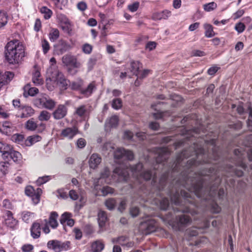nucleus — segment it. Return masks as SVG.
I'll use <instances>...</instances> for the list:
<instances>
[{"label":"nucleus","instance_id":"obj_32","mask_svg":"<svg viewBox=\"0 0 252 252\" xmlns=\"http://www.w3.org/2000/svg\"><path fill=\"white\" fill-rule=\"evenodd\" d=\"M141 67H142V65L139 62L132 61L130 63V71L133 75L138 74Z\"/></svg>","mask_w":252,"mask_h":252},{"label":"nucleus","instance_id":"obj_59","mask_svg":"<svg viewBox=\"0 0 252 252\" xmlns=\"http://www.w3.org/2000/svg\"><path fill=\"white\" fill-rule=\"evenodd\" d=\"M140 3L138 1H135L133 3L130 4L128 5V10L132 12H134L137 10L139 7Z\"/></svg>","mask_w":252,"mask_h":252},{"label":"nucleus","instance_id":"obj_6","mask_svg":"<svg viewBox=\"0 0 252 252\" xmlns=\"http://www.w3.org/2000/svg\"><path fill=\"white\" fill-rule=\"evenodd\" d=\"M35 105L39 108L52 110L56 105V102L47 96L37 98L34 101Z\"/></svg>","mask_w":252,"mask_h":252},{"label":"nucleus","instance_id":"obj_9","mask_svg":"<svg viewBox=\"0 0 252 252\" xmlns=\"http://www.w3.org/2000/svg\"><path fill=\"white\" fill-rule=\"evenodd\" d=\"M114 158L117 160H131L134 158L133 153L129 150L122 148H118L114 152Z\"/></svg>","mask_w":252,"mask_h":252},{"label":"nucleus","instance_id":"obj_14","mask_svg":"<svg viewBox=\"0 0 252 252\" xmlns=\"http://www.w3.org/2000/svg\"><path fill=\"white\" fill-rule=\"evenodd\" d=\"M4 223L11 228H15L17 225L18 221L13 218L12 213L9 210L5 212Z\"/></svg>","mask_w":252,"mask_h":252},{"label":"nucleus","instance_id":"obj_39","mask_svg":"<svg viewBox=\"0 0 252 252\" xmlns=\"http://www.w3.org/2000/svg\"><path fill=\"white\" fill-rule=\"evenodd\" d=\"M60 36V32L57 29H52L49 34V38L51 42L56 41Z\"/></svg>","mask_w":252,"mask_h":252},{"label":"nucleus","instance_id":"obj_26","mask_svg":"<svg viewBox=\"0 0 252 252\" xmlns=\"http://www.w3.org/2000/svg\"><path fill=\"white\" fill-rule=\"evenodd\" d=\"M10 145L0 142V152L2 153V157L4 160L8 159V152H10Z\"/></svg>","mask_w":252,"mask_h":252},{"label":"nucleus","instance_id":"obj_1","mask_svg":"<svg viewBox=\"0 0 252 252\" xmlns=\"http://www.w3.org/2000/svg\"><path fill=\"white\" fill-rule=\"evenodd\" d=\"M194 155L195 159L192 158L187 161L188 170L182 173V179L176 181L174 189L168 192L171 203L177 206L181 205V197L188 200L191 197L190 192L201 199H209L216 193L215 191L221 182L215 168L192 173V169L200 164L212 163L208 154L201 146L194 147Z\"/></svg>","mask_w":252,"mask_h":252},{"label":"nucleus","instance_id":"obj_50","mask_svg":"<svg viewBox=\"0 0 252 252\" xmlns=\"http://www.w3.org/2000/svg\"><path fill=\"white\" fill-rule=\"evenodd\" d=\"M112 107L116 109L119 110L122 107V101L121 99L117 98L114 99L112 101Z\"/></svg>","mask_w":252,"mask_h":252},{"label":"nucleus","instance_id":"obj_47","mask_svg":"<svg viewBox=\"0 0 252 252\" xmlns=\"http://www.w3.org/2000/svg\"><path fill=\"white\" fill-rule=\"evenodd\" d=\"M52 179L51 176H44L42 177H39L36 181V183L37 186H41L44 184H45Z\"/></svg>","mask_w":252,"mask_h":252},{"label":"nucleus","instance_id":"obj_23","mask_svg":"<svg viewBox=\"0 0 252 252\" xmlns=\"http://www.w3.org/2000/svg\"><path fill=\"white\" fill-rule=\"evenodd\" d=\"M119 123V118L116 115L112 116L109 118H108L105 124V127L106 130L109 128H115L118 126Z\"/></svg>","mask_w":252,"mask_h":252},{"label":"nucleus","instance_id":"obj_44","mask_svg":"<svg viewBox=\"0 0 252 252\" xmlns=\"http://www.w3.org/2000/svg\"><path fill=\"white\" fill-rule=\"evenodd\" d=\"M26 127L27 129L33 131L37 127V124L33 119L28 120L26 124Z\"/></svg>","mask_w":252,"mask_h":252},{"label":"nucleus","instance_id":"obj_29","mask_svg":"<svg viewBox=\"0 0 252 252\" xmlns=\"http://www.w3.org/2000/svg\"><path fill=\"white\" fill-rule=\"evenodd\" d=\"M47 248L54 252H60V241L53 240L48 242Z\"/></svg>","mask_w":252,"mask_h":252},{"label":"nucleus","instance_id":"obj_36","mask_svg":"<svg viewBox=\"0 0 252 252\" xmlns=\"http://www.w3.org/2000/svg\"><path fill=\"white\" fill-rule=\"evenodd\" d=\"M41 137L37 135H33L29 136L26 140V145L30 146L37 142L40 141Z\"/></svg>","mask_w":252,"mask_h":252},{"label":"nucleus","instance_id":"obj_56","mask_svg":"<svg viewBox=\"0 0 252 252\" xmlns=\"http://www.w3.org/2000/svg\"><path fill=\"white\" fill-rule=\"evenodd\" d=\"M217 7V4L214 2H211L206 3L203 5L204 10L206 11H211Z\"/></svg>","mask_w":252,"mask_h":252},{"label":"nucleus","instance_id":"obj_17","mask_svg":"<svg viewBox=\"0 0 252 252\" xmlns=\"http://www.w3.org/2000/svg\"><path fill=\"white\" fill-rule=\"evenodd\" d=\"M101 162V158L97 154H93L90 157L89 165L91 168L95 169Z\"/></svg>","mask_w":252,"mask_h":252},{"label":"nucleus","instance_id":"obj_22","mask_svg":"<svg viewBox=\"0 0 252 252\" xmlns=\"http://www.w3.org/2000/svg\"><path fill=\"white\" fill-rule=\"evenodd\" d=\"M111 241L113 244H119L122 246H126L127 247H131L133 244L132 242H128V238L125 236L113 238Z\"/></svg>","mask_w":252,"mask_h":252},{"label":"nucleus","instance_id":"obj_61","mask_svg":"<svg viewBox=\"0 0 252 252\" xmlns=\"http://www.w3.org/2000/svg\"><path fill=\"white\" fill-rule=\"evenodd\" d=\"M151 70L149 69H144L143 71H139L138 72V74H137L136 76H137L138 78L143 79L147 77L150 73Z\"/></svg>","mask_w":252,"mask_h":252},{"label":"nucleus","instance_id":"obj_34","mask_svg":"<svg viewBox=\"0 0 252 252\" xmlns=\"http://www.w3.org/2000/svg\"><path fill=\"white\" fill-rule=\"evenodd\" d=\"M203 26L205 30V35L206 37L210 38L213 37L215 35V33L213 31V26L211 25L206 23Z\"/></svg>","mask_w":252,"mask_h":252},{"label":"nucleus","instance_id":"obj_58","mask_svg":"<svg viewBox=\"0 0 252 252\" xmlns=\"http://www.w3.org/2000/svg\"><path fill=\"white\" fill-rule=\"evenodd\" d=\"M245 28L246 27L244 23L242 22H239L236 24L234 29L238 33H241L245 31Z\"/></svg>","mask_w":252,"mask_h":252},{"label":"nucleus","instance_id":"obj_20","mask_svg":"<svg viewBox=\"0 0 252 252\" xmlns=\"http://www.w3.org/2000/svg\"><path fill=\"white\" fill-rule=\"evenodd\" d=\"M96 86L94 82L90 83L85 88L80 89V94L85 97H88L92 95L93 92L96 90Z\"/></svg>","mask_w":252,"mask_h":252},{"label":"nucleus","instance_id":"obj_38","mask_svg":"<svg viewBox=\"0 0 252 252\" xmlns=\"http://www.w3.org/2000/svg\"><path fill=\"white\" fill-rule=\"evenodd\" d=\"M107 219V218L105 212L100 210L98 213V222L100 227L104 226Z\"/></svg>","mask_w":252,"mask_h":252},{"label":"nucleus","instance_id":"obj_10","mask_svg":"<svg viewBox=\"0 0 252 252\" xmlns=\"http://www.w3.org/2000/svg\"><path fill=\"white\" fill-rule=\"evenodd\" d=\"M42 192V189L37 188L34 190L31 186H27L25 189V193L27 195L32 198V201L34 204H37L40 201V197Z\"/></svg>","mask_w":252,"mask_h":252},{"label":"nucleus","instance_id":"obj_11","mask_svg":"<svg viewBox=\"0 0 252 252\" xmlns=\"http://www.w3.org/2000/svg\"><path fill=\"white\" fill-rule=\"evenodd\" d=\"M63 63L68 67H72L73 68H79L81 66V63L77 61L76 57L71 54H66L62 57Z\"/></svg>","mask_w":252,"mask_h":252},{"label":"nucleus","instance_id":"obj_54","mask_svg":"<svg viewBox=\"0 0 252 252\" xmlns=\"http://www.w3.org/2000/svg\"><path fill=\"white\" fill-rule=\"evenodd\" d=\"M11 140L18 144H22L24 140V136L22 134H15L12 136Z\"/></svg>","mask_w":252,"mask_h":252},{"label":"nucleus","instance_id":"obj_15","mask_svg":"<svg viewBox=\"0 0 252 252\" xmlns=\"http://www.w3.org/2000/svg\"><path fill=\"white\" fill-rule=\"evenodd\" d=\"M78 132V130L75 126L67 127L62 130L61 135L68 139H72Z\"/></svg>","mask_w":252,"mask_h":252},{"label":"nucleus","instance_id":"obj_27","mask_svg":"<svg viewBox=\"0 0 252 252\" xmlns=\"http://www.w3.org/2000/svg\"><path fill=\"white\" fill-rule=\"evenodd\" d=\"M41 227L40 224L38 222H34L31 228V236L34 239H37L40 236Z\"/></svg>","mask_w":252,"mask_h":252},{"label":"nucleus","instance_id":"obj_2","mask_svg":"<svg viewBox=\"0 0 252 252\" xmlns=\"http://www.w3.org/2000/svg\"><path fill=\"white\" fill-rule=\"evenodd\" d=\"M142 169L143 165L141 163L132 166L126 164L124 168L121 167L116 168L111 175L109 169L105 167L101 171L100 177L94 179V188L96 190H100L101 195L103 196L113 193L114 189L112 188L104 186L100 189L99 187L104 183L109 184L113 181H126L131 174L135 179L131 188L138 190L137 194L141 199L147 201L150 197L148 196L154 194V190L159 191L163 189L167 181L168 175L166 173L163 174L158 183L155 171H143Z\"/></svg>","mask_w":252,"mask_h":252},{"label":"nucleus","instance_id":"obj_3","mask_svg":"<svg viewBox=\"0 0 252 252\" xmlns=\"http://www.w3.org/2000/svg\"><path fill=\"white\" fill-rule=\"evenodd\" d=\"M5 57L10 64L20 63L25 56L24 45L18 40H12L7 42L5 47Z\"/></svg>","mask_w":252,"mask_h":252},{"label":"nucleus","instance_id":"obj_21","mask_svg":"<svg viewBox=\"0 0 252 252\" xmlns=\"http://www.w3.org/2000/svg\"><path fill=\"white\" fill-rule=\"evenodd\" d=\"M19 111V117L22 118H28L34 114V110L29 106H22Z\"/></svg>","mask_w":252,"mask_h":252},{"label":"nucleus","instance_id":"obj_24","mask_svg":"<svg viewBox=\"0 0 252 252\" xmlns=\"http://www.w3.org/2000/svg\"><path fill=\"white\" fill-rule=\"evenodd\" d=\"M171 11L168 10H164L160 12L154 13L152 15V19L154 20H161L167 19L171 16Z\"/></svg>","mask_w":252,"mask_h":252},{"label":"nucleus","instance_id":"obj_42","mask_svg":"<svg viewBox=\"0 0 252 252\" xmlns=\"http://www.w3.org/2000/svg\"><path fill=\"white\" fill-rule=\"evenodd\" d=\"M5 160L0 162V170L3 175H6L8 173L9 166V160Z\"/></svg>","mask_w":252,"mask_h":252},{"label":"nucleus","instance_id":"obj_46","mask_svg":"<svg viewBox=\"0 0 252 252\" xmlns=\"http://www.w3.org/2000/svg\"><path fill=\"white\" fill-rule=\"evenodd\" d=\"M57 19L58 22L60 26L63 24H66L67 23L69 22L67 17L63 14H58L57 16Z\"/></svg>","mask_w":252,"mask_h":252},{"label":"nucleus","instance_id":"obj_45","mask_svg":"<svg viewBox=\"0 0 252 252\" xmlns=\"http://www.w3.org/2000/svg\"><path fill=\"white\" fill-rule=\"evenodd\" d=\"M40 12L44 14V17L46 19H49L53 14L52 11L46 6L42 7L40 8Z\"/></svg>","mask_w":252,"mask_h":252},{"label":"nucleus","instance_id":"obj_57","mask_svg":"<svg viewBox=\"0 0 252 252\" xmlns=\"http://www.w3.org/2000/svg\"><path fill=\"white\" fill-rule=\"evenodd\" d=\"M82 51L86 54H90L93 50V47L88 43H85L82 47Z\"/></svg>","mask_w":252,"mask_h":252},{"label":"nucleus","instance_id":"obj_31","mask_svg":"<svg viewBox=\"0 0 252 252\" xmlns=\"http://www.w3.org/2000/svg\"><path fill=\"white\" fill-rule=\"evenodd\" d=\"M104 247V244L100 240L94 242L91 246V249L93 252H100Z\"/></svg>","mask_w":252,"mask_h":252},{"label":"nucleus","instance_id":"obj_64","mask_svg":"<svg viewBox=\"0 0 252 252\" xmlns=\"http://www.w3.org/2000/svg\"><path fill=\"white\" fill-rule=\"evenodd\" d=\"M22 250L23 252H32L33 246L31 244H25L22 247Z\"/></svg>","mask_w":252,"mask_h":252},{"label":"nucleus","instance_id":"obj_35","mask_svg":"<svg viewBox=\"0 0 252 252\" xmlns=\"http://www.w3.org/2000/svg\"><path fill=\"white\" fill-rule=\"evenodd\" d=\"M21 217L23 221L27 223H29L32 220V219L34 218V214L33 213L25 211L22 212Z\"/></svg>","mask_w":252,"mask_h":252},{"label":"nucleus","instance_id":"obj_18","mask_svg":"<svg viewBox=\"0 0 252 252\" xmlns=\"http://www.w3.org/2000/svg\"><path fill=\"white\" fill-rule=\"evenodd\" d=\"M14 129L15 127L10 122L5 121L0 124V131L4 134H10Z\"/></svg>","mask_w":252,"mask_h":252},{"label":"nucleus","instance_id":"obj_55","mask_svg":"<svg viewBox=\"0 0 252 252\" xmlns=\"http://www.w3.org/2000/svg\"><path fill=\"white\" fill-rule=\"evenodd\" d=\"M63 31L68 34H71L72 33L71 25L70 22L67 23L66 24H63L60 26Z\"/></svg>","mask_w":252,"mask_h":252},{"label":"nucleus","instance_id":"obj_4","mask_svg":"<svg viewBox=\"0 0 252 252\" xmlns=\"http://www.w3.org/2000/svg\"><path fill=\"white\" fill-rule=\"evenodd\" d=\"M209 221L207 219H204L201 224L197 227H191L186 231V238L189 242V245L191 246H198L204 242L205 238L198 236L199 233L203 232V229L209 227Z\"/></svg>","mask_w":252,"mask_h":252},{"label":"nucleus","instance_id":"obj_40","mask_svg":"<svg viewBox=\"0 0 252 252\" xmlns=\"http://www.w3.org/2000/svg\"><path fill=\"white\" fill-rule=\"evenodd\" d=\"M32 82L36 85H41L43 83L42 79L40 78V73L39 71L36 70L33 73Z\"/></svg>","mask_w":252,"mask_h":252},{"label":"nucleus","instance_id":"obj_52","mask_svg":"<svg viewBox=\"0 0 252 252\" xmlns=\"http://www.w3.org/2000/svg\"><path fill=\"white\" fill-rule=\"evenodd\" d=\"M41 44L43 52L44 54H46L50 49L49 43L46 39H43L41 40Z\"/></svg>","mask_w":252,"mask_h":252},{"label":"nucleus","instance_id":"obj_37","mask_svg":"<svg viewBox=\"0 0 252 252\" xmlns=\"http://www.w3.org/2000/svg\"><path fill=\"white\" fill-rule=\"evenodd\" d=\"M83 85V81L81 79H79L76 81H73L70 83L69 87L73 90L79 91L80 93V89H82V86Z\"/></svg>","mask_w":252,"mask_h":252},{"label":"nucleus","instance_id":"obj_8","mask_svg":"<svg viewBox=\"0 0 252 252\" xmlns=\"http://www.w3.org/2000/svg\"><path fill=\"white\" fill-rule=\"evenodd\" d=\"M191 222V219L188 216L182 215L176 217L175 221L171 222L172 227L176 230H181L183 227L189 225Z\"/></svg>","mask_w":252,"mask_h":252},{"label":"nucleus","instance_id":"obj_5","mask_svg":"<svg viewBox=\"0 0 252 252\" xmlns=\"http://www.w3.org/2000/svg\"><path fill=\"white\" fill-rule=\"evenodd\" d=\"M143 220L139 225V230L144 235H148L155 231L157 224L151 217L145 215L143 217Z\"/></svg>","mask_w":252,"mask_h":252},{"label":"nucleus","instance_id":"obj_19","mask_svg":"<svg viewBox=\"0 0 252 252\" xmlns=\"http://www.w3.org/2000/svg\"><path fill=\"white\" fill-rule=\"evenodd\" d=\"M57 73V86H59L61 89L65 90L67 88L68 83L69 81L65 79L63 75L59 71H56Z\"/></svg>","mask_w":252,"mask_h":252},{"label":"nucleus","instance_id":"obj_13","mask_svg":"<svg viewBox=\"0 0 252 252\" xmlns=\"http://www.w3.org/2000/svg\"><path fill=\"white\" fill-rule=\"evenodd\" d=\"M67 109L63 104L59 105L53 113V116L56 120H60L64 118L67 114Z\"/></svg>","mask_w":252,"mask_h":252},{"label":"nucleus","instance_id":"obj_51","mask_svg":"<svg viewBox=\"0 0 252 252\" xmlns=\"http://www.w3.org/2000/svg\"><path fill=\"white\" fill-rule=\"evenodd\" d=\"M58 8L62 9L67 3V0H52Z\"/></svg>","mask_w":252,"mask_h":252},{"label":"nucleus","instance_id":"obj_30","mask_svg":"<svg viewBox=\"0 0 252 252\" xmlns=\"http://www.w3.org/2000/svg\"><path fill=\"white\" fill-rule=\"evenodd\" d=\"M8 160H10V159H12L14 162H18L21 160L22 158L21 154L15 150H13L12 148L10 149V152H8Z\"/></svg>","mask_w":252,"mask_h":252},{"label":"nucleus","instance_id":"obj_48","mask_svg":"<svg viewBox=\"0 0 252 252\" xmlns=\"http://www.w3.org/2000/svg\"><path fill=\"white\" fill-rule=\"evenodd\" d=\"M50 113L47 111L43 110L40 113V115L38 116V119L40 121H47L50 119Z\"/></svg>","mask_w":252,"mask_h":252},{"label":"nucleus","instance_id":"obj_16","mask_svg":"<svg viewBox=\"0 0 252 252\" xmlns=\"http://www.w3.org/2000/svg\"><path fill=\"white\" fill-rule=\"evenodd\" d=\"M157 152L158 153V155L156 157V161L159 163L164 162L169 156L168 150L165 148H158Z\"/></svg>","mask_w":252,"mask_h":252},{"label":"nucleus","instance_id":"obj_49","mask_svg":"<svg viewBox=\"0 0 252 252\" xmlns=\"http://www.w3.org/2000/svg\"><path fill=\"white\" fill-rule=\"evenodd\" d=\"M60 252L62 251H66L71 249V243L68 241L64 242L60 241Z\"/></svg>","mask_w":252,"mask_h":252},{"label":"nucleus","instance_id":"obj_53","mask_svg":"<svg viewBox=\"0 0 252 252\" xmlns=\"http://www.w3.org/2000/svg\"><path fill=\"white\" fill-rule=\"evenodd\" d=\"M116 205V201L113 198H110L105 201V205L109 210L113 209Z\"/></svg>","mask_w":252,"mask_h":252},{"label":"nucleus","instance_id":"obj_60","mask_svg":"<svg viewBox=\"0 0 252 252\" xmlns=\"http://www.w3.org/2000/svg\"><path fill=\"white\" fill-rule=\"evenodd\" d=\"M71 217V214L67 212L64 213L61 216L60 219V222L63 225H64L66 221L70 219Z\"/></svg>","mask_w":252,"mask_h":252},{"label":"nucleus","instance_id":"obj_28","mask_svg":"<svg viewBox=\"0 0 252 252\" xmlns=\"http://www.w3.org/2000/svg\"><path fill=\"white\" fill-rule=\"evenodd\" d=\"M24 96L27 97L28 96L30 95L32 96H34L38 93V89L35 87H31L30 85L28 84L24 88Z\"/></svg>","mask_w":252,"mask_h":252},{"label":"nucleus","instance_id":"obj_25","mask_svg":"<svg viewBox=\"0 0 252 252\" xmlns=\"http://www.w3.org/2000/svg\"><path fill=\"white\" fill-rule=\"evenodd\" d=\"M246 108L241 105L237 106V111L240 115H245L249 114V117L252 118V108L250 104L245 106Z\"/></svg>","mask_w":252,"mask_h":252},{"label":"nucleus","instance_id":"obj_43","mask_svg":"<svg viewBox=\"0 0 252 252\" xmlns=\"http://www.w3.org/2000/svg\"><path fill=\"white\" fill-rule=\"evenodd\" d=\"M8 16L7 14L0 10V29L4 27L7 23Z\"/></svg>","mask_w":252,"mask_h":252},{"label":"nucleus","instance_id":"obj_63","mask_svg":"<svg viewBox=\"0 0 252 252\" xmlns=\"http://www.w3.org/2000/svg\"><path fill=\"white\" fill-rule=\"evenodd\" d=\"M69 195L70 198L73 200H76L79 198V195L78 192L74 189H71L69 191Z\"/></svg>","mask_w":252,"mask_h":252},{"label":"nucleus","instance_id":"obj_7","mask_svg":"<svg viewBox=\"0 0 252 252\" xmlns=\"http://www.w3.org/2000/svg\"><path fill=\"white\" fill-rule=\"evenodd\" d=\"M54 67H52V68H48L46 72V87L47 89L50 91H53L56 87H57V79L56 76L57 74L56 73V71L52 72V70H54L55 68Z\"/></svg>","mask_w":252,"mask_h":252},{"label":"nucleus","instance_id":"obj_41","mask_svg":"<svg viewBox=\"0 0 252 252\" xmlns=\"http://www.w3.org/2000/svg\"><path fill=\"white\" fill-rule=\"evenodd\" d=\"M158 201L159 203L160 209L162 210H167L169 205V201L167 198L163 197L161 198H157Z\"/></svg>","mask_w":252,"mask_h":252},{"label":"nucleus","instance_id":"obj_62","mask_svg":"<svg viewBox=\"0 0 252 252\" xmlns=\"http://www.w3.org/2000/svg\"><path fill=\"white\" fill-rule=\"evenodd\" d=\"M87 110L85 105H81L78 107L76 110V113L78 116L82 117L85 114Z\"/></svg>","mask_w":252,"mask_h":252},{"label":"nucleus","instance_id":"obj_12","mask_svg":"<svg viewBox=\"0 0 252 252\" xmlns=\"http://www.w3.org/2000/svg\"><path fill=\"white\" fill-rule=\"evenodd\" d=\"M234 153L236 158L235 164L237 166L240 167L243 170H246L247 166L245 163L244 154L241 153L239 149H235Z\"/></svg>","mask_w":252,"mask_h":252},{"label":"nucleus","instance_id":"obj_33","mask_svg":"<svg viewBox=\"0 0 252 252\" xmlns=\"http://www.w3.org/2000/svg\"><path fill=\"white\" fill-rule=\"evenodd\" d=\"M58 217V214L56 212H52L51 213L49 223L51 227L53 228H56L58 225V223L57 221V218Z\"/></svg>","mask_w":252,"mask_h":252}]
</instances>
